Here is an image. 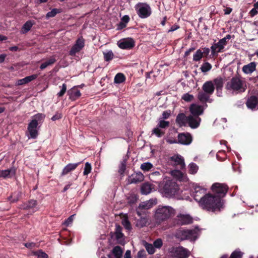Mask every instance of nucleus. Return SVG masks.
Segmentation results:
<instances>
[{
  "label": "nucleus",
  "mask_w": 258,
  "mask_h": 258,
  "mask_svg": "<svg viewBox=\"0 0 258 258\" xmlns=\"http://www.w3.org/2000/svg\"><path fill=\"white\" fill-rule=\"evenodd\" d=\"M55 61H56V60L54 58H53V57L50 58L47 61H45V62L42 63L41 64V65L40 66V68L41 70H43V69H45L47 67H48V66L53 64L55 62Z\"/></svg>",
  "instance_id": "43"
},
{
  "label": "nucleus",
  "mask_w": 258,
  "mask_h": 258,
  "mask_svg": "<svg viewBox=\"0 0 258 258\" xmlns=\"http://www.w3.org/2000/svg\"><path fill=\"white\" fill-rule=\"evenodd\" d=\"M210 95L206 92L200 91L198 94V98L201 102H212V99H210Z\"/></svg>",
  "instance_id": "29"
},
{
  "label": "nucleus",
  "mask_w": 258,
  "mask_h": 258,
  "mask_svg": "<svg viewBox=\"0 0 258 258\" xmlns=\"http://www.w3.org/2000/svg\"><path fill=\"white\" fill-rule=\"evenodd\" d=\"M15 169L11 168L7 170H0V177L3 178H10L15 175Z\"/></svg>",
  "instance_id": "27"
},
{
  "label": "nucleus",
  "mask_w": 258,
  "mask_h": 258,
  "mask_svg": "<svg viewBox=\"0 0 258 258\" xmlns=\"http://www.w3.org/2000/svg\"><path fill=\"white\" fill-rule=\"evenodd\" d=\"M211 69L212 65L208 62L204 63L201 67V70L203 73H206L210 71Z\"/></svg>",
  "instance_id": "48"
},
{
  "label": "nucleus",
  "mask_w": 258,
  "mask_h": 258,
  "mask_svg": "<svg viewBox=\"0 0 258 258\" xmlns=\"http://www.w3.org/2000/svg\"><path fill=\"white\" fill-rule=\"evenodd\" d=\"M163 245L162 240L160 238H158L155 240L153 243L154 247L157 248H160Z\"/></svg>",
  "instance_id": "53"
},
{
  "label": "nucleus",
  "mask_w": 258,
  "mask_h": 258,
  "mask_svg": "<svg viewBox=\"0 0 258 258\" xmlns=\"http://www.w3.org/2000/svg\"><path fill=\"white\" fill-rule=\"evenodd\" d=\"M37 205V201L35 200H31L26 204H25L23 208L25 209H29L35 207Z\"/></svg>",
  "instance_id": "49"
},
{
  "label": "nucleus",
  "mask_w": 258,
  "mask_h": 258,
  "mask_svg": "<svg viewBox=\"0 0 258 258\" xmlns=\"http://www.w3.org/2000/svg\"><path fill=\"white\" fill-rule=\"evenodd\" d=\"M74 217V215H73L70 216L67 220H66L64 221V222L63 223V224L64 225L66 226H68L73 221Z\"/></svg>",
  "instance_id": "55"
},
{
  "label": "nucleus",
  "mask_w": 258,
  "mask_h": 258,
  "mask_svg": "<svg viewBox=\"0 0 258 258\" xmlns=\"http://www.w3.org/2000/svg\"><path fill=\"white\" fill-rule=\"evenodd\" d=\"M182 99L186 102H190L194 99V96L188 93L183 94Z\"/></svg>",
  "instance_id": "54"
},
{
  "label": "nucleus",
  "mask_w": 258,
  "mask_h": 258,
  "mask_svg": "<svg viewBox=\"0 0 258 258\" xmlns=\"http://www.w3.org/2000/svg\"><path fill=\"white\" fill-rule=\"evenodd\" d=\"M192 142V137L189 133H181L178 136V143L185 145H189Z\"/></svg>",
  "instance_id": "18"
},
{
  "label": "nucleus",
  "mask_w": 258,
  "mask_h": 258,
  "mask_svg": "<svg viewBox=\"0 0 258 258\" xmlns=\"http://www.w3.org/2000/svg\"><path fill=\"white\" fill-rule=\"evenodd\" d=\"M69 95V98L72 101H75L81 96L80 91L75 87L72 88L68 92Z\"/></svg>",
  "instance_id": "24"
},
{
  "label": "nucleus",
  "mask_w": 258,
  "mask_h": 258,
  "mask_svg": "<svg viewBox=\"0 0 258 258\" xmlns=\"http://www.w3.org/2000/svg\"><path fill=\"white\" fill-rule=\"evenodd\" d=\"M120 217L121 220V224L123 226L125 229L128 230H131L132 229V226L128 219L127 215L126 214H121L120 215Z\"/></svg>",
  "instance_id": "28"
},
{
  "label": "nucleus",
  "mask_w": 258,
  "mask_h": 258,
  "mask_svg": "<svg viewBox=\"0 0 258 258\" xmlns=\"http://www.w3.org/2000/svg\"><path fill=\"white\" fill-rule=\"evenodd\" d=\"M214 85L212 81L205 82L202 86L203 90L210 95L214 92Z\"/></svg>",
  "instance_id": "26"
},
{
  "label": "nucleus",
  "mask_w": 258,
  "mask_h": 258,
  "mask_svg": "<svg viewBox=\"0 0 258 258\" xmlns=\"http://www.w3.org/2000/svg\"><path fill=\"white\" fill-rule=\"evenodd\" d=\"M171 115V111L170 110H167L164 111L162 113V118L160 119H166L168 118Z\"/></svg>",
  "instance_id": "57"
},
{
  "label": "nucleus",
  "mask_w": 258,
  "mask_h": 258,
  "mask_svg": "<svg viewBox=\"0 0 258 258\" xmlns=\"http://www.w3.org/2000/svg\"><path fill=\"white\" fill-rule=\"evenodd\" d=\"M144 246L149 254H152L155 252V247L152 244L146 242Z\"/></svg>",
  "instance_id": "46"
},
{
  "label": "nucleus",
  "mask_w": 258,
  "mask_h": 258,
  "mask_svg": "<svg viewBox=\"0 0 258 258\" xmlns=\"http://www.w3.org/2000/svg\"><path fill=\"white\" fill-rule=\"evenodd\" d=\"M126 159H123L119 165L118 172L120 174H123L126 169Z\"/></svg>",
  "instance_id": "45"
},
{
  "label": "nucleus",
  "mask_w": 258,
  "mask_h": 258,
  "mask_svg": "<svg viewBox=\"0 0 258 258\" xmlns=\"http://www.w3.org/2000/svg\"><path fill=\"white\" fill-rule=\"evenodd\" d=\"M159 128L160 127L157 126L156 127L154 128L152 130V134H155L157 137L159 138L162 137L165 134V132Z\"/></svg>",
  "instance_id": "47"
},
{
  "label": "nucleus",
  "mask_w": 258,
  "mask_h": 258,
  "mask_svg": "<svg viewBox=\"0 0 258 258\" xmlns=\"http://www.w3.org/2000/svg\"><path fill=\"white\" fill-rule=\"evenodd\" d=\"M67 91V85L65 84H63L61 86V90L57 93V95L59 97L62 96Z\"/></svg>",
  "instance_id": "56"
},
{
  "label": "nucleus",
  "mask_w": 258,
  "mask_h": 258,
  "mask_svg": "<svg viewBox=\"0 0 258 258\" xmlns=\"http://www.w3.org/2000/svg\"><path fill=\"white\" fill-rule=\"evenodd\" d=\"M155 204L154 200H150L145 202H141L138 207L137 208V213L139 216L142 215V210H148L152 208Z\"/></svg>",
  "instance_id": "11"
},
{
  "label": "nucleus",
  "mask_w": 258,
  "mask_h": 258,
  "mask_svg": "<svg viewBox=\"0 0 258 258\" xmlns=\"http://www.w3.org/2000/svg\"><path fill=\"white\" fill-rule=\"evenodd\" d=\"M226 89L232 93L244 92L247 89L246 82L239 77H233L226 84Z\"/></svg>",
  "instance_id": "2"
},
{
  "label": "nucleus",
  "mask_w": 258,
  "mask_h": 258,
  "mask_svg": "<svg viewBox=\"0 0 258 258\" xmlns=\"http://www.w3.org/2000/svg\"><path fill=\"white\" fill-rule=\"evenodd\" d=\"M138 258H146V252L144 250H140L138 252Z\"/></svg>",
  "instance_id": "59"
},
{
  "label": "nucleus",
  "mask_w": 258,
  "mask_h": 258,
  "mask_svg": "<svg viewBox=\"0 0 258 258\" xmlns=\"http://www.w3.org/2000/svg\"><path fill=\"white\" fill-rule=\"evenodd\" d=\"M188 116H186L185 114L181 113L177 115L176 118V122L180 126H185L187 123Z\"/></svg>",
  "instance_id": "25"
},
{
  "label": "nucleus",
  "mask_w": 258,
  "mask_h": 258,
  "mask_svg": "<svg viewBox=\"0 0 258 258\" xmlns=\"http://www.w3.org/2000/svg\"><path fill=\"white\" fill-rule=\"evenodd\" d=\"M198 169V166L194 163H191L188 165V171L190 174H194L196 173Z\"/></svg>",
  "instance_id": "40"
},
{
  "label": "nucleus",
  "mask_w": 258,
  "mask_h": 258,
  "mask_svg": "<svg viewBox=\"0 0 258 258\" xmlns=\"http://www.w3.org/2000/svg\"><path fill=\"white\" fill-rule=\"evenodd\" d=\"M21 196V193L19 191L14 192L11 197L9 198V200L12 203L17 202Z\"/></svg>",
  "instance_id": "39"
},
{
  "label": "nucleus",
  "mask_w": 258,
  "mask_h": 258,
  "mask_svg": "<svg viewBox=\"0 0 258 258\" xmlns=\"http://www.w3.org/2000/svg\"><path fill=\"white\" fill-rule=\"evenodd\" d=\"M125 80L124 75L122 73H118L114 77V82L116 84H120L123 82Z\"/></svg>",
  "instance_id": "37"
},
{
  "label": "nucleus",
  "mask_w": 258,
  "mask_h": 258,
  "mask_svg": "<svg viewBox=\"0 0 258 258\" xmlns=\"http://www.w3.org/2000/svg\"><path fill=\"white\" fill-rule=\"evenodd\" d=\"M84 45L85 40L83 37L78 38L70 50V54L72 56L75 55L77 53L80 52L83 49Z\"/></svg>",
  "instance_id": "10"
},
{
  "label": "nucleus",
  "mask_w": 258,
  "mask_h": 258,
  "mask_svg": "<svg viewBox=\"0 0 258 258\" xmlns=\"http://www.w3.org/2000/svg\"><path fill=\"white\" fill-rule=\"evenodd\" d=\"M45 115L42 113H38L32 116V119L28 124V132L29 139H36L37 137L38 132L37 126L45 118Z\"/></svg>",
  "instance_id": "4"
},
{
  "label": "nucleus",
  "mask_w": 258,
  "mask_h": 258,
  "mask_svg": "<svg viewBox=\"0 0 258 258\" xmlns=\"http://www.w3.org/2000/svg\"><path fill=\"white\" fill-rule=\"evenodd\" d=\"M157 126L161 128H165L169 126V122L163 119H159Z\"/></svg>",
  "instance_id": "51"
},
{
  "label": "nucleus",
  "mask_w": 258,
  "mask_h": 258,
  "mask_svg": "<svg viewBox=\"0 0 258 258\" xmlns=\"http://www.w3.org/2000/svg\"><path fill=\"white\" fill-rule=\"evenodd\" d=\"M161 192L167 198H172L178 194L179 186L176 182L172 180H167L159 184Z\"/></svg>",
  "instance_id": "3"
},
{
  "label": "nucleus",
  "mask_w": 258,
  "mask_h": 258,
  "mask_svg": "<svg viewBox=\"0 0 258 258\" xmlns=\"http://www.w3.org/2000/svg\"><path fill=\"white\" fill-rule=\"evenodd\" d=\"M212 190L214 193L217 194V196H215V197L221 199V197L226 195L228 190V186L225 184L215 183L212 186Z\"/></svg>",
  "instance_id": "9"
},
{
  "label": "nucleus",
  "mask_w": 258,
  "mask_h": 258,
  "mask_svg": "<svg viewBox=\"0 0 258 258\" xmlns=\"http://www.w3.org/2000/svg\"><path fill=\"white\" fill-rule=\"evenodd\" d=\"M174 214V209L169 206H159L155 211V219L160 223L169 218Z\"/></svg>",
  "instance_id": "5"
},
{
  "label": "nucleus",
  "mask_w": 258,
  "mask_h": 258,
  "mask_svg": "<svg viewBox=\"0 0 258 258\" xmlns=\"http://www.w3.org/2000/svg\"><path fill=\"white\" fill-rule=\"evenodd\" d=\"M140 218L136 221V226L139 228H142L146 226L149 223V219L147 214L143 212Z\"/></svg>",
  "instance_id": "22"
},
{
  "label": "nucleus",
  "mask_w": 258,
  "mask_h": 258,
  "mask_svg": "<svg viewBox=\"0 0 258 258\" xmlns=\"http://www.w3.org/2000/svg\"><path fill=\"white\" fill-rule=\"evenodd\" d=\"M112 252L115 258H121L122 254V250L120 246H115L113 248Z\"/></svg>",
  "instance_id": "34"
},
{
  "label": "nucleus",
  "mask_w": 258,
  "mask_h": 258,
  "mask_svg": "<svg viewBox=\"0 0 258 258\" xmlns=\"http://www.w3.org/2000/svg\"><path fill=\"white\" fill-rule=\"evenodd\" d=\"M33 24L34 23L31 21H27L23 26L22 32L23 33H26L28 32L31 29Z\"/></svg>",
  "instance_id": "35"
},
{
  "label": "nucleus",
  "mask_w": 258,
  "mask_h": 258,
  "mask_svg": "<svg viewBox=\"0 0 258 258\" xmlns=\"http://www.w3.org/2000/svg\"><path fill=\"white\" fill-rule=\"evenodd\" d=\"M37 258H48V255L42 251H39L37 253Z\"/></svg>",
  "instance_id": "60"
},
{
  "label": "nucleus",
  "mask_w": 258,
  "mask_h": 258,
  "mask_svg": "<svg viewBox=\"0 0 258 258\" xmlns=\"http://www.w3.org/2000/svg\"><path fill=\"white\" fill-rule=\"evenodd\" d=\"M177 222L179 225H186L192 223V218L188 214H179L177 216Z\"/></svg>",
  "instance_id": "16"
},
{
  "label": "nucleus",
  "mask_w": 258,
  "mask_h": 258,
  "mask_svg": "<svg viewBox=\"0 0 258 258\" xmlns=\"http://www.w3.org/2000/svg\"><path fill=\"white\" fill-rule=\"evenodd\" d=\"M117 45L121 49H131L135 46V41L131 38L123 39L118 41Z\"/></svg>",
  "instance_id": "12"
},
{
  "label": "nucleus",
  "mask_w": 258,
  "mask_h": 258,
  "mask_svg": "<svg viewBox=\"0 0 258 258\" xmlns=\"http://www.w3.org/2000/svg\"><path fill=\"white\" fill-rule=\"evenodd\" d=\"M126 24H125L123 22L121 21L118 25L117 29L120 30V29L124 28V27H126Z\"/></svg>",
  "instance_id": "63"
},
{
  "label": "nucleus",
  "mask_w": 258,
  "mask_h": 258,
  "mask_svg": "<svg viewBox=\"0 0 258 258\" xmlns=\"http://www.w3.org/2000/svg\"><path fill=\"white\" fill-rule=\"evenodd\" d=\"M246 105L248 108L253 110L258 108V98L255 96H251L248 98Z\"/></svg>",
  "instance_id": "21"
},
{
  "label": "nucleus",
  "mask_w": 258,
  "mask_h": 258,
  "mask_svg": "<svg viewBox=\"0 0 258 258\" xmlns=\"http://www.w3.org/2000/svg\"><path fill=\"white\" fill-rule=\"evenodd\" d=\"M171 174L173 176L179 180H181L184 178L183 173L178 170H174L171 171Z\"/></svg>",
  "instance_id": "38"
},
{
  "label": "nucleus",
  "mask_w": 258,
  "mask_h": 258,
  "mask_svg": "<svg viewBox=\"0 0 258 258\" xmlns=\"http://www.w3.org/2000/svg\"><path fill=\"white\" fill-rule=\"evenodd\" d=\"M38 77L37 75H33L31 76H27L25 78L19 80L17 81V84L18 85H22L25 84H27L35 79H36Z\"/></svg>",
  "instance_id": "31"
},
{
  "label": "nucleus",
  "mask_w": 258,
  "mask_h": 258,
  "mask_svg": "<svg viewBox=\"0 0 258 258\" xmlns=\"http://www.w3.org/2000/svg\"><path fill=\"white\" fill-rule=\"evenodd\" d=\"M241 256L240 251H235L231 254L230 258H241Z\"/></svg>",
  "instance_id": "58"
},
{
  "label": "nucleus",
  "mask_w": 258,
  "mask_h": 258,
  "mask_svg": "<svg viewBox=\"0 0 258 258\" xmlns=\"http://www.w3.org/2000/svg\"><path fill=\"white\" fill-rule=\"evenodd\" d=\"M80 163H70L68 164L63 169L62 171L61 172V175H64L72 170H75L77 167L79 165Z\"/></svg>",
  "instance_id": "30"
},
{
  "label": "nucleus",
  "mask_w": 258,
  "mask_h": 258,
  "mask_svg": "<svg viewBox=\"0 0 258 258\" xmlns=\"http://www.w3.org/2000/svg\"><path fill=\"white\" fill-rule=\"evenodd\" d=\"M206 194V190L205 188L201 186H196L193 193L195 200L200 204V202L203 200V198L205 197Z\"/></svg>",
  "instance_id": "14"
},
{
  "label": "nucleus",
  "mask_w": 258,
  "mask_h": 258,
  "mask_svg": "<svg viewBox=\"0 0 258 258\" xmlns=\"http://www.w3.org/2000/svg\"><path fill=\"white\" fill-rule=\"evenodd\" d=\"M189 109L191 114V115L196 116H199L203 114L204 110V107L203 106L193 103L190 105Z\"/></svg>",
  "instance_id": "17"
},
{
  "label": "nucleus",
  "mask_w": 258,
  "mask_h": 258,
  "mask_svg": "<svg viewBox=\"0 0 258 258\" xmlns=\"http://www.w3.org/2000/svg\"><path fill=\"white\" fill-rule=\"evenodd\" d=\"M153 165L150 162L143 163L141 165L140 168L144 171H148L152 168Z\"/></svg>",
  "instance_id": "44"
},
{
  "label": "nucleus",
  "mask_w": 258,
  "mask_h": 258,
  "mask_svg": "<svg viewBox=\"0 0 258 258\" xmlns=\"http://www.w3.org/2000/svg\"><path fill=\"white\" fill-rule=\"evenodd\" d=\"M203 56V52L201 49H198L196 51L193 55V60L198 61L201 59Z\"/></svg>",
  "instance_id": "42"
},
{
  "label": "nucleus",
  "mask_w": 258,
  "mask_h": 258,
  "mask_svg": "<svg viewBox=\"0 0 258 258\" xmlns=\"http://www.w3.org/2000/svg\"><path fill=\"white\" fill-rule=\"evenodd\" d=\"M61 12V9H53L50 12H49L46 14V18L47 19H49V18L54 17L57 14L60 13Z\"/></svg>",
  "instance_id": "36"
},
{
  "label": "nucleus",
  "mask_w": 258,
  "mask_h": 258,
  "mask_svg": "<svg viewBox=\"0 0 258 258\" xmlns=\"http://www.w3.org/2000/svg\"><path fill=\"white\" fill-rule=\"evenodd\" d=\"M62 117V115L60 113H56L54 115H53L52 118H51V119L53 120V121H55L57 119H59L60 118H61Z\"/></svg>",
  "instance_id": "62"
},
{
  "label": "nucleus",
  "mask_w": 258,
  "mask_h": 258,
  "mask_svg": "<svg viewBox=\"0 0 258 258\" xmlns=\"http://www.w3.org/2000/svg\"><path fill=\"white\" fill-rule=\"evenodd\" d=\"M214 83L217 91L221 90L223 87V80L221 78H217L215 79Z\"/></svg>",
  "instance_id": "50"
},
{
  "label": "nucleus",
  "mask_w": 258,
  "mask_h": 258,
  "mask_svg": "<svg viewBox=\"0 0 258 258\" xmlns=\"http://www.w3.org/2000/svg\"><path fill=\"white\" fill-rule=\"evenodd\" d=\"M175 236L180 240L195 241L197 238L198 233L195 229L179 230L176 232Z\"/></svg>",
  "instance_id": "6"
},
{
  "label": "nucleus",
  "mask_w": 258,
  "mask_h": 258,
  "mask_svg": "<svg viewBox=\"0 0 258 258\" xmlns=\"http://www.w3.org/2000/svg\"><path fill=\"white\" fill-rule=\"evenodd\" d=\"M256 64L255 62H251L244 65L242 68V72L245 74H250L256 70Z\"/></svg>",
  "instance_id": "23"
},
{
  "label": "nucleus",
  "mask_w": 258,
  "mask_h": 258,
  "mask_svg": "<svg viewBox=\"0 0 258 258\" xmlns=\"http://www.w3.org/2000/svg\"><path fill=\"white\" fill-rule=\"evenodd\" d=\"M171 163L178 166L181 169L185 168V164L183 158L179 155H175L170 158Z\"/></svg>",
  "instance_id": "15"
},
{
  "label": "nucleus",
  "mask_w": 258,
  "mask_h": 258,
  "mask_svg": "<svg viewBox=\"0 0 258 258\" xmlns=\"http://www.w3.org/2000/svg\"><path fill=\"white\" fill-rule=\"evenodd\" d=\"M114 234L116 239L118 241H121V239L123 237V234L122 233V228L119 225L116 224L115 225V231Z\"/></svg>",
  "instance_id": "32"
},
{
  "label": "nucleus",
  "mask_w": 258,
  "mask_h": 258,
  "mask_svg": "<svg viewBox=\"0 0 258 258\" xmlns=\"http://www.w3.org/2000/svg\"><path fill=\"white\" fill-rule=\"evenodd\" d=\"M223 201L219 197H215L211 194H207L203 198L200 202V206L203 209L209 211H220L223 208Z\"/></svg>",
  "instance_id": "1"
},
{
  "label": "nucleus",
  "mask_w": 258,
  "mask_h": 258,
  "mask_svg": "<svg viewBox=\"0 0 258 258\" xmlns=\"http://www.w3.org/2000/svg\"><path fill=\"white\" fill-rule=\"evenodd\" d=\"M144 179V175L141 172H135L129 176L127 181L128 184H132L142 182Z\"/></svg>",
  "instance_id": "13"
},
{
  "label": "nucleus",
  "mask_w": 258,
  "mask_h": 258,
  "mask_svg": "<svg viewBox=\"0 0 258 258\" xmlns=\"http://www.w3.org/2000/svg\"><path fill=\"white\" fill-rule=\"evenodd\" d=\"M169 255L174 258H187L189 252L182 247H172L168 249Z\"/></svg>",
  "instance_id": "8"
},
{
  "label": "nucleus",
  "mask_w": 258,
  "mask_h": 258,
  "mask_svg": "<svg viewBox=\"0 0 258 258\" xmlns=\"http://www.w3.org/2000/svg\"><path fill=\"white\" fill-rule=\"evenodd\" d=\"M225 45V39H220L217 43H215L211 47L212 54L213 55H215L217 54L218 52L222 51Z\"/></svg>",
  "instance_id": "19"
},
{
  "label": "nucleus",
  "mask_w": 258,
  "mask_h": 258,
  "mask_svg": "<svg viewBox=\"0 0 258 258\" xmlns=\"http://www.w3.org/2000/svg\"><path fill=\"white\" fill-rule=\"evenodd\" d=\"M201 119L199 116L188 115L187 124L192 128H196L200 125Z\"/></svg>",
  "instance_id": "20"
},
{
  "label": "nucleus",
  "mask_w": 258,
  "mask_h": 258,
  "mask_svg": "<svg viewBox=\"0 0 258 258\" xmlns=\"http://www.w3.org/2000/svg\"><path fill=\"white\" fill-rule=\"evenodd\" d=\"M138 16L142 19L150 17L152 14V9L147 3H139L135 7Z\"/></svg>",
  "instance_id": "7"
},
{
  "label": "nucleus",
  "mask_w": 258,
  "mask_h": 258,
  "mask_svg": "<svg viewBox=\"0 0 258 258\" xmlns=\"http://www.w3.org/2000/svg\"><path fill=\"white\" fill-rule=\"evenodd\" d=\"M103 55L104 60L106 61H108L113 59L114 57V54L111 50H108L106 52H103Z\"/></svg>",
  "instance_id": "41"
},
{
  "label": "nucleus",
  "mask_w": 258,
  "mask_h": 258,
  "mask_svg": "<svg viewBox=\"0 0 258 258\" xmlns=\"http://www.w3.org/2000/svg\"><path fill=\"white\" fill-rule=\"evenodd\" d=\"M179 28V26L177 25L172 26L167 31L168 33L173 32Z\"/></svg>",
  "instance_id": "61"
},
{
  "label": "nucleus",
  "mask_w": 258,
  "mask_h": 258,
  "mask_svg": "<svg viewBox=\"0 0 258 258\" xmlns=\"http://www.w3.org/2000/svg\"><path fill=\"white\" fill-rule=\"evenodd\" d=\"M151 190V185L148 183H145L141 186V192L144 195H147L150 193Z\"/></svg>",
  "instance_id": "33"
},
{
  "label": "nucleus",
  "mask_w": 258,
  "mask_h": 258,
  "mask_svg": "<svg viewBox=\"0 0 258 258\" xmlns=\"http://www.w3.org/2000/svg\"><path fill=\"white\" fill-rule=\"evenodd\" d=\"M130 20V17L127 15H125L123 16V17L121 19V21L123 22L125 24H127Z\"/></svg>",
  "instance_id": "64"
},
{
  "label": "nucleus",
  "mask_w": 258,
  "mask_h": 258,
  "mask_svg": "<svg viewBox=\"0 0 258 258\" xmlns=\"http://www.w3.org/2000/svg\"><path fill=\"white\" fill-rule=\"evenodd\" d=\"M91 169L92 167L91 164L88 162H86L85 165L83 174L84 175H87L89 173L91 172Z\"/></svg>",
  "instance_id": "52"
}]
</instances>
